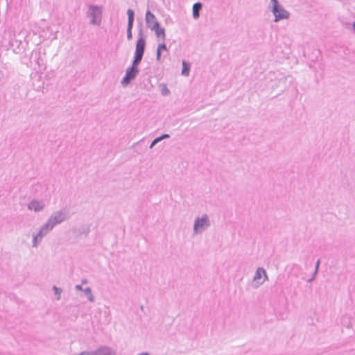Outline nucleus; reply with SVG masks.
<instances>
[{
	"label": "nucleus",
	"mask_w": 355,
	"mask_h": 355,
	"mask_svg": "<svg viewBox=\"0 0 355 355\" xmlns=\"http://www.w3.org/2000/svg\"><path fill=\"white\" fill-rule=\"evenodd\" d=\"M145 46V40L143 37H139L137 40L136 44L135 57L132 63V66L127 69L125 76L122 80V83L123 85H128L131 80L135 78L137 73H138L137 65L142 59Z\"/></svg>",
	"instance_id": "1"
},
{
	"label": "nucleus",
	"mask_w": 355,
	"mask_h": 355,
	"mask_svg": "<svg viewBox=\"0 0 355 355\" xmlns=\"http://www.w3.org/2000/svg\"><path fill=\"white\" fill-rule=\"evenodd\" d=\"M271 1L273 3L272 12L275 16V21L279 19H287L289 15L288 12L278 5L277 0H271Z\"/></svg>",
	"instance_id": "2"
},
{
	"label": "nucleus",
	"mask_w": 355,
	"mask_h": 355,
	"mask_svg": "<svg viewBox=\"0 0 355 355\" xmlns=\"http://www.w3.org/2000/svg\"><path fill=\"white\" fill-rule=\"evenodd\" d=\"M155 32V34L158 38H161L162 42L165 41L166 35L164 29L159 27V23L157 21H155V24L150 28Z\"/></svg>",
	"instance_id": "3"
},
{
	"label": "nucleus",
	"mask_w": 355,
	"mask_h": 355,
	"mask_svg": "<svg viewBox=\"0 0 355 355\" xmlns=\"http://www.w3.org/2000/svg\"><path fill=\"white\" fill-rule=\"evenodd\" d=\"M128 30H127V37L128 40L132 38V28L133 26L134 21V12L131 9L128 10Z\"/></svg>",
	"instance_id": "4"
},
{
	"label": "nucleus",
	"mask_w": 355,
	"mask_h": 355,
	"mask_svg": "<svg viewBox=\"0 0 355 355\" xmlns=\"http://www.w3.org/2000/svg\"><path fill=\"white\" fill-rule=\"evenodd\" d=\"M209 221L207 217H203L201 219H198L196 221L194 225V230L196 232L202 230V228L207 227Z\"/></svg>",
	"instance_id": "5"
},
{
	"label": "nucleus",
	"mask_w": 355,
	"mask_h": 355,
	"mask_svg": "<svg viewBox=\"0 0 355 355\" xmlns=\"http://www.w3.org/2000/svg\"><path fill=\"white\" fill-rule=\"evenodd\" d=\"M267 279L266 271L262 268H259L257 270L254 279L258 282H263Z\"/></svg>",
	"instance_id": "6"
},
{
	"label": "nucleus",
	"mask_w": 355,
	"mask_h": 355,
	"mask_svg": "<svg viewBox=\"0 0 355 355\" xmlns=\"http://www.w3.org/2000/svg\"><path fill=\"white\" fill-rule=\"evenodd\" d=\"M114 352L108 348H101L98 349L95 354L90 353H82L80 355H114Z\"/></svg>",
	"instance_id": "7"
},
{
	"label": "nucleus",
	"mask_w": 355,
	"mask_h": 355,
	"mask_svg": "<svg viewBox=\"0 0 355 355\" xmlns=\"http://www.w3.org/2000/svg\"><path fill=\"white\" fill-rule=\"evenodd\" d=\"M146 20L148 26L151 28V26L155 24V17L153 14H152L150 11H148L146 14Z\"/></svg>",
	"instance_id": "8"
},
{
	"label": "nucleus",
	"mask_w": 355,
	"mask_h": 355,
	"mask_svg": "<svg viewBox=\"0 0 355 355\" xmlns=\"http://www.w3.org/2000/svg\"><path fill=\"white\" fill-rule=\"evenodd\" d=\"M43 208V205L37 201L31 202L28 205V209L31 210H34L35 211H40Z\"/></svg>",
	"instance_id": "9"
},
{
	"label": "nucleus",
	"mask_w": 355,
	"mask_h": 355,
	"mask_svg": "<svg viewBox=\"0 0 355 355\" xmlns=\"http://www.w3.org/2000/svg\"><path fill=\"white\" fill-rule=\"evenodd\" d=\"M202 7V5L200 3H196L193 6V16L195 19H197L199 17V11Z\"/></svg>",
	"instance_id": "10"
},
{
	"label": "nucleus",
	"mask_w": 355,
	"mask_h": 355,
	"mask_svg": "<svg viewBox=\"0 0 355 355\" xmlns=\"http://www.w3.org/2000/svg\"><path fill=\"white\" fill-rule=\"evenodd\" d=\"M164 50L167 51V49H166L165 44L163 43V44H159L157 49V59L158 60H160L161 52H162V51H164Z\"/></svg>",
	"instance_id": "11"
},
{
	"label": "nucleus",
	"mask_w": 355,
	"mask_h": 355,
	"mask_svg": "<svg viewBox=\"0 0 355 355\" xmlns=\"http://www.w3.org/2000/svg\"><path fill=\"white\" fill-rule=\"evenodd\" d=\"M190 66L186 63V62H182V73L185 76H188L189 73Z\"/></svg>",
	"instance_id": "12"
},
{
	"label": "nucleus",
	"mask_w": 355,
	"mask_h": 355,
	"mask_svg": "<svg viewBox=\"0 0 355 355\" xmlns=\"http://www.w3.org/2000/svg\"><path fill=\"white\" fill-rule=\"evenodd\" d=\"M168 137V135H163V136H162V137H159V138L155 139L153 141V142L152 143V144H151V147H152V146H153L155 143H157V141H160L162 138H166V137Z\"/></svg>",
	"instance_id": "13"
},
{
	"label": "nucleus",
	"mask_w": 355,
	"mask_h": 355,
	"mask_svg": "<svg viewBox=\"0 0 355 355\" xmlns=\"http://www.w3.org/2000/svg\"><path fill=\"white\" fill-rule=\"evenodd\" d=\"M54 290H55V294L58 295V299H59L61 291L59 288H55V287L54 288Z\"/></svg>",
	"instance_id": "14"
},
{
	"label": "nucleus",
	"mask_w": 355,
	"mask_h": 355,
	"mask_svg": "<svg viewBox=\"0 0 355 355\" xmlns=\"http://www.w3.org/2000/svg\"><path fill=\"white\" fill-rule=\"evenodd\" d=\"M162 93L164 94H166L168 93V89L167 88H166V87H164L163 89H162Z\"/></svg>",
	"instance_id": "15"
},
{
	"label": "nucleus",
	"mask_w": 355,
	"mask_h": 355,
	"mask_svg": "<svg viewBox=\"0 0 355 355\" xmlns=\"http://www.w3.org/2000/svg\"><path fill=\"white\" fill-rule=\"evenodd\" d=\"M319 263H320V261L318 260V261H317V263H316V268H318V267L319 266Z\"/></svg>",
	"instance_id": "16"
},
{
	"label": "nucleus",
	"mask_w": 355,
	"mask_h": 355,
	"mask_svg": "<svg viewBox=\"0 0 355 355\" xmlns=\"http://www.w3.org/2000/svg\"><path fill=\"white\" fill-rule=\"evenodd\" d=\"M139 355H148V354L144 353V354H141Z\"/></svg>",
	"instance_id": "17"
},
{
	"label": "nucleus",
	"mask_w": 355,
	"mask_h": 355,
	"mask_svg": "<svg viewBox=\"0 0 355 355\" xmlns=\"http://www.w3.org/2000/svg\"><path fill=\"white\" fill-rule=\"evenodd\" d=\"M353 26H354V28L355 29V22L354 23Z\"/></svg>",
	"instance_id": "18"
}]
</instances>
